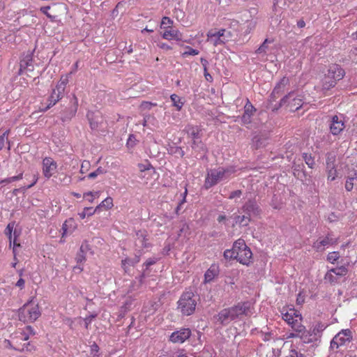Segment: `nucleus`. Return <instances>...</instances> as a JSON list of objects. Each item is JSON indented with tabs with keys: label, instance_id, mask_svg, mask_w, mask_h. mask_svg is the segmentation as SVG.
Segmentation results:
<instances>
[{
	"label": "nucleus",
	"instance_id": "1",
	"mask_svg": "<svg viewBox=\"0 0 357 357\" xmlns=\"http://www.w3.org/2000/svg\"><path fill=\"white\" fill-rule=\"evenodd\" d=\"M254 313L253 303L249 301L238 302L236 305L222 310L217 315L218 321L223 326L232 321L241 319L243 316L250 317Z\"/></svg>",
	"mask_w": 357,
	"mask_h": 357
},
{
	"label": "nucleus",
	"instance_id": "2",
	"mask_svg": "<svg viewBox=\"0 0 357 357\" xmlns=\"http://www.w3.org/2000/svg\"><path fill=\"white\" fill-rule=\"evenodd\" d=\"M197 300V296L192 292H184L178 301V309L183 315H191L195 310Z\"/></svg>",
	"mask_w": 357,
	"mask_h": 357
},
{
	"label": "nucleus",
	"instance_id": "3",
	"mask_svg": "<svg viewBox=\"0 0 357 357\" xmlns=\"http://www.w3.org/2000/svg\"><path fill=\"white\" fill-rule=\"evenodd\" d=\"M231 174V171L228 169L220 167L217 169H211L208 172L204 182L206 189H209L212 186L216 185L219 181L226 179Z\"/></svg>",
	"mask_w": 357,
	"mask_h": 357
},
{
	"label": "nucleus",
	"instance_id": "4",
	"mask_svg": "<svg viewBox=\"0 0 357 357\" xmlns=\"http://www.w3.org/2000/svg\"><path fill=\"white\" fill-rule=\"evenodd\" d=\"M40 314L38 305H31V302L25 303L19 310V319L23 322H33Z\"/></svg>",
	"mask_w": 357,
	"mask_h": 357
},
{
	"label": "nucleus",
	"instance_id": "5",
	"mask_svg": "<svg viewBox=\"0 0 357 357\" xmlns=\"http://www.w3.org/2000/svg\"><path fill=\"white\" fill-rule=\"evenodd\" d=\"M352 340V333L349 329H343L340 331L331 342V349H338L341 346L346 345Z\"/></svg>",
	"mask_w": 357,
	"mask_h": 357
},
{
	"label": "nucleus",
	"instance_id": "6",
	"mask_svg": "<svg viewBox=\"0 0 357 357\" xmlns=\"http://www.w3.org/2000/svg\"><path fill=\"white\" fill-rule=\"evenodd\" d=\"M301 101L302 100L301 98L294 97V91H291L280 100L278 105H275L274 107H273V110L278 109L280 107L286 105L287 102L289 103L291 110H297L302 106Z\"/></svg>",
	"mask_w": 357,
	"mask_h": 357
},
{
	"label": "nucleus",
	"instance_id": "7",
	"mask_svg": "<svg viewBox=\"0 0 357 357\" xmlns=\"http://www.w3.org/2000/svg\"><path fill=\"white\" fill-rule=\"evenodd\" d=\"M72 73L73 72H70L65 77H61L55 89L52 90L50 97L52 98L54 101L58 102L63 97L64 91L68 82V75H71Z\"/></svg>",
	"mask_w": 357,
	"mask_h": 357
},
{
	"label": "nucleus",
	"instance_id": "8",
	"mask_svg": "<svg viewBox=\"0 0 357 357\" xmlns=\"http://www.w3.org/2000/svg\"><path fill=\"white\" fill-rule=\"evenodd\" d=\"M241 210L250 218L258 217L261 210L255 199H249L242 206Z\"/></svg>",
	"mask_w": 357,
	"mask_h": 357
},
{
	"label": "nucleus",
	"instance_id": "9",
	"mask_svg": "<svg viewBox=\"0 0 357 357\" xmlns=\"http://www.w3.org/2000/svg\"><path fill=\"white\" fill-rule=\"evenodd\" d=\"M33 70V53L28 52L27 54L20 60L18 75H20L24 72H32Z\"/></svg>",
	"mask_w": 357,
	"mask_h": 357
},
{
	"label": "nucleus",
	"instance_id": "10",
	"mask_svg": "<svg viewBox=\"0 0 357 357\" xmlns=\"http://www.w3.org/2000/svg\"><path fill=\"white\" fill-rule=\"evenodd\" d=\"M191 335V331L189 328H181L179 331L173 332L169 337V340L174 343H183Z\"/></svg>",
	"mask_w": 357,
	"mask_h": 357
},
{
	"label": "nucleus",
	"instance_id": "11",
	"mask_svg": "<svg viewBox=\"0 0 357 357\" xmlns=\"http://www.w3.org/2000/svg\"><path fill=\"white\" fill-rule=\"evenodd\" d=\"M288 84L289 79L286 77H283L273 89L270 96V101H275L280 95H282Z\"/></svg>",
	"mask_w": 357,
	"mask_h": 357
},
{
	"label": "nucleus",
	"instance_id": "12",
	"mask_svg": "<svg viewBox=\"0 0 357 357\" xmlns=\"http://www.w3.org/2000/svg\"><path fill=\"white\" fill-rule=\"evenodd\" d=\"M344 123L340 117L335 115L331 118L330 130L333 135L340 134L344 130Z\"/></svg>",
	"mask_w": 357,
	"mask_h": 357
},
{
	"label": "nucleus",
	"instance_id": "13",
	"mask_svg": "<svg viewBox=\"0 0 357 357\" xmlns=\"http://www.w3.org/2000/svg\"><path fill=\"white\" fill-rule=\"evenodd\" d=\"M56 168V163L51 158H45L43 161V172L44 176L50 178Z\"/></svg>",
	"mask_w": 357,
	"mask_h": 357
},
{
	"label": "nucleus",
	"instance_id": "14",
	"mask_svg": "<svg viewBox=\"0 0 357 357\" xmlns=\"http://www.w3.org/2000/svg\"><path fill=\"white\" fill-rule=\"evenodd\" d=\"M73 105L70 107L65 109L61 114V119L63 122L69 121L75 115L77 110V99L74 95L73 97Z\"/></svg>",
	"mask_w": 357,
	"mask_h": 357
},
{
	"label": "nucleus",
	"instance_id": "15",
	"mask_svg": "<svg viewBox=\"0 0 357 357\" xmlns=\"http://www.w3.org/2000/svg\"><path fill=\"white\" fill-rule=\"evenodd\" d=\"M336 243L337 240L328 234L324 238L318 239L316 242H314L313 247L317 251H322L324 250V247L335 244Z\"/></svg>",
	"mask_w": 357,
	"mask_h": 357
},
{
	"label": "nucleus",
	"instance_id": "16",
	"mask_svg": "<svg viewBox=\"0 0 357 357\" xmlns=\"http://www.w3.org/2000/svg\"><path fill=\"white\" fill-rule=\"evenodd\" d=\"M255 111L256 109L254 106L248 100L244 107V113L241 117L243 124H249L251 122V116L254 114Z\"/></svg>",
	"mask_w": 357,
	"mask_h": 357
},
{
	"label": "nucleus",
	"instance_id": "17",
	"mask_svg": "<svg viewBox=\"0 0 357 357\" xmlns=\"http://www.w3.org/2000/svg\"><path fill=\"white\" fill-rule=\"evenodd\" d=\"M162 36L166 40H183V34L178 29L173 28H170L169 30H165Z\"/></svg>",
	"mask_w": 357,
	"mask_h": 357
},
{
	"label": "nucleus",
	"instance_id": "18",
	"mask_svg": "<svg viewBox=\"0 0 357 357\" xmlns=\"http://www.w3.org/2000/svg\"><path fill=\"white\" fill-rule=\"evenodd\" d=\"M236 255L237 261H238L242 264L248 265L252 257V253L250 249L247 247L246 248L241 250L239 252H237Z\"/></svg>",
	"mask_w": 357,
	"mask_h": 357
},
{
	"label": "nucleus",
	"instance_id": "19",
	"mask_svg": "<svg viewBox=\"0 0 357 357\" xmlns=\"http://www.w3.org/2000/svg\"><path fill=\"white\" fill-rule=\"evenodd\" d=\"M90 250L91 248L89 243L86 241L83 242L75 258V260L78 264H82L86 261V254Z\"/></svg>",
	"mask_w": 357,
	"mask_h": 357
},
{
	"label": "nucleus",
	"instance_id": "20",
	"mask_svg": "<svg viewBox=\"0 0 357 357\" xmlns=\"http://www.w3.org/2000/svg\"><path fill=\"white\" fill-rule=\"evenodd\" d=\"M191 147L192 150L201 155H204L208 151L206 146L201 139L192 142Z\"/></svg>",
	"mask_w": 357,
	"mask_h": 357
},
{
	"label": "nucleus",
	"instance_id": "21",
	"mask_svg": "<svg viewBox=\"0 0 357 357\" xmlns=\"http://www.w3.org/2000/svg\"><path fill=\"white\" fill-rule=\"evenodd\" d=\"M219 274V267L216 264H212L204 274L205 282H211Z\"/></svg>",
	"mask_w": 357,
	"mask_h": 357
},
{
	"label": "nucleus",
	"instance_id": "22",
	"mask_svg": "<svg viewBox=\"0 0 357 357\" xmlns=\"http://www.w3.org/2000/svg\"><path fill=\"white\" fill-rule=\"evenodd\" d=\"M75 228L76 225L73 218L66 220L62 225V238L69 234H71Z\"/></svg>",
	"mask_w": 357,
	"mask_h": 357
},
{
	"label": "nucleus",
	"instance_id": "23",
	"mask_svg": "<svg viewBox=\"0 0 357 357\" xmlns=\"http://www.w3.org/2000/svg\"><path fill=\"white\" fill-rule=\"evenodd\" d=\"M140 261V257L135 255L133 258L127 257L121 261V266L126 273L128 272V266H133Z\"/></svg>",
	"mask_w": 357,
	"mask_h": 357
},
{
	"label": "nucleus",
	"instance_id": "24",
	"mask_svg": "<svg viewBox=\"0 0 357 357\" xmlns=\"http://www.w3.org/2000/svg\"><path fill=\"white\" fill-rule=\"evenodd\" d=\"M226 40H227V38H222L215 36L213 34V30L209 31L207 33V41L213 44L214 46L223 44Z\"/></svg>",
	"mask_w": 357,
	"mask_h": 357
},
{
	"label": "nucleus",
	"instance_id": "25",
	"mask_svg": "<svg viewBox=\"0 0 357 357\" xmlns=\"http://www.w3.org/2000/svg\"><path fill=\"white\" fill-rule=\"evenodd\" d=\"M185 131L188 136L192 138V142L200 139L199 130L197 126H188Z\"/></svg>",
	"mask_w": 357,
	"mask_h": 357
},
{
	"label": "nucleus",
	"instance_id": "26",
	"mask_svg": "<svg viewBox=\"0 0 357 357\" xmlns=\"http://www.w3.org/2000/svg\"><path fill=\"white\" fill-rule=\"evenodd\" d=\"M326 326L321 322H319L313 326V328L310 331L315 337V340L317 339V337H321V333L326 329Z\"/></svg>",
	"mask_w": 357,
	"mask_h": 357
},
{
	"label": "nucleus",
	"instance_id": "27",
	"mask_svg": "<svg viewBox=\"0 0 357 357\" xmlns=\"http://www.w3.org/2000/svg\"><path fill=\"white\" fill-rule=\"evenodd\" d=\"M155 262H156V259L155 258H149L146 261V262L143 265V266H145V268H143L142 273L139 276L140 282H142L143 278H146L148 275V273L146 271H147L149 267L150 266L155 264Z\"/></svg>",
	"mask_w": 357,
	"mask_h": 357
},
{
	"label": "nucleus",
	"instance_id": "28",
	"mask_svg": "<svg viewBox=\"0 0 357 357\" xmlns=\"http://www.w3.org/2000/svg\"><path fill=\"white\" fill-rule=\"evenodd\" d=\"M330 71L333 73V77L335 80H340L344 76V70L338 66H334L333 68L330 69Z\"/></svg>",
	"mask_w": 357,
	"mask_h": 357
},
{
	"label": "nucleus",
	"instance_id": "29",
	"mask_svg": "<svg viewBox=\"0 0 357 357\" xmlns=\"http://www.w3.org/2000/svg\"><path fill=\"white\" fill-rule=\"evenodd\" d=\"M170 99L173 103V106L176 108L177 111H180L184 104V102L181 100V98L176 94H172L170 96Z\"/></svg>",
	"mask_w": 357,
	"mask_h": 357
},
{
	"label": "nucleus",
	"instance_id": "30",
	"mask_svg": "<svg viewBox=\"0 0 357 357\" xmlns=\"http://www.w3.org/2000/svg\"><path fill=\"white\" fill-rule=\"evenodd\" d=\"M282 318L289 325H291V322L292 321H295V319H296L298 318H299L300 321L302 320L301 315V314H297L296 312H293V313L287 312L285 314H283Z\"/></svg>",
	"mask_w": 357,
	"mask_h": 357
},
{
	"label": "nucleus",
	"instance_id": "31",
	"mask_svg": "<svg viewBox=\"0 0 357 357\" xmlns=\"http://www.w3.org/2000/svg\"><path fill=\"white\" fill-rule=\"evenodd\" d=\"M290 326L296 333H303L305 330V327L302 325L301 321H300V319L298 320V319H295V321H292Z\"/></svg>",
	"mask_w": 357,
	"mask_h": 357
},
{
	"label": "nucleus",
	"instance_id": "32",
	"mask_svg": "<svg viewBox=\"0 0 357 357\" xmlns=\"http://www.w3.org/2000/svg\"><path fill=\"white\" fill-rule=\"evenodd\" d=\"M247 247L248 246L246 245L245 241L239 238L234 242L232 249L236 252V253H237Z\"/></svg>",
	"mask_w": 357,
	"mask_h": 357
},
{
	"label": "nucleus",
	"instance_id": "33",
	"mask_svg": "<svg viewBox=\"0 0 357 357\" xmlns=\"http://www.w3.org/2000/svg\"><path fill=\"white\" fill-rule=\"evenodd\" d=\"M236 222H238L243 227L248 225L249 222L251 221V218L248 215H237L235 218Z\"/></svg>",
	"mask_w": 357,
	"mask_h": 357
},
{
	"label": "nucleus",
	"instance_id": "34",
	"mask_svg": "<svg viewBox=\"0 0 357 357\" xmlns=\"http://www.w3.org/2000/svg\"><path fill=\"white\" fill-rule=\"evenodd\" d=\"M331 271L333 272L337 278L344 276L347 273V268L344 266H341L337 268H331Z\"/></svg>",
	"mask_w": 357,
	"mask_h": 357
},
{
	"label": "nucleus",
	"instance_id": "35",
	"mask_svg": "<svg viewBox=\"0 0 357 357\" xmlns=\"http://www.w3.org/2000/svg\"><path fill=\"white\" fill-rule=\"evenodd\" d=\"M312 335L313 334L310 331H307L305 330L303 333H301L300 338L304 343H310L313 342L312 338H311Z\"/></svg>",
	"mask_w": 357,
	"mask_h": 357
},
{
	"label": "nucleus",
	"instance_id": "36",
	"mask_svg": "<svg viewBox=\"0 0 357 357\" xmlns=\"http://www.w3.org/2000/svg\"><path fill=\"white\" fill-rule=\"evenodd\" d=\"M113 206V199L112 197H107L97 207L96 209L98 210L101 207H105L107 209L111 208Z\"/></svg>",
	"mask_w": 357,
	"mask_h": 357
},
{
	"label": "nucleus",
	"instance_id": "37",
	"mask_svg": "<svg viewBox=\"0 0 357 357\" xmlns=\"http://www.w3.org/2000/svg\"><path fill=\"white\" fill-rule=\"evenodd\" d=\"M356 179V176L354 175L348 176L346 178L345 189L347 191L350 192L352 190L354 186V181Z\"/></svg>",
	"mask_w": 357,
	"mask_h": 357
},
{
	"label": "nucleus",
	"instance_id": "38",
	"mask_svg": "<svg viewBox=\"0 0 357 357\" xmlns=\"http://www.w3.org/2000/svg\"><path fill=\"white\" fill-rule=\"evenodd\" d=\"M16 338L13 339V342L15 343L14 349L17 351H31L29 347V343H24L23 344H17V340Z\"/></svg>",
	"mask_w": 357,
	"mask_h": 357
},
{
	"label": "nucleus",
	"instance_id": "39",
	"mask_svg": "<svg viewBox=\"0 0 357 357\" xmlns=\"http://www.w3.org/2000/svg\"><path fill=\"white\" fill-rule=\"evenodd\" d=\"M97 211L96 208L93 209L92 207H85L82 213H79L81 219H84L86 216H90L95 213Z\"/></svg>",
	"mask_w": 357,
	"mask_h": 357
},
{
	"label": "nucleus",
	"instance_id": "40",
	"mask_svg": "<svg viewBox=\"0 0 357 357\" xmlns=\"http://www.w3.org/2000/svg\"><path fill=\"white\" fill-rule=\"evenodd\" d=\"M96 117V116H94L93 113L87 114V118L89 121L90 126L93 130L97 129L98 127V121L95 119Z\"/></svg>",
	"mask_w": 357,
	"mask_h": 357
},
{
	"label": "nucleus",
	"instance_id": "41",
	"mask_svg": "<svg viewBox=\"0 0 357 357\" xmlns=\"http://www.w3.org/2000/svg\"><path fill=\"white\" fill-rule=\"evenodd\" d=\"M271 41L268 39H265L263 43L260 45V47L256 50V53L257 54H266L268 50V45L271 43Z\"/></svg>",
	"mask_w": 357,
	"mask_h": 357
},
{
	"label": "nucleus",
	"instance_id": "42",
	"mask_svg": "<svg viewBox=\"0 0 357 357\" xmlns=\"http://www.w3.org/2000/svg\"><path fill=\"white\" fill-rule=\"evenodd\" d=\"M303 160L310 168H313L314 165V160L312 157L311 154L304 153L303 154Z\"/></svg>",
	"mask_w": 357,
	"mask_h": 357
},
{
	"label": "nucleus",
	"instance_id": "43",
	"mask_svg": "<svg viewBox=\"0 0 357 357\" xmlns=\"http://www.w3.org/2000/svg\"><path fill=\"white\" fill-rule=\"evenodd\" d=\"M22 176H23L22 173H20L17 176L6 178L5 179L1 180V184L6 185V184H8L10 183H12V182H14V181H16L22 179Z\"/></svg>",
	"mask_w": 357,
	"mask_h": 357
},
{
	"label": "nucleus",
	"instance_id": "44",
	"mask_svg": "<svg viewBox=\"0 0 357 357\" xmlns=\"http://www.w3.org/2000/svg\"><path fill=\"white\" fill-rule=\"evenodd\" d=\"M173 24V21L168 17H163L162 19L160 28L168 29L172 28L171 26Z\"/></svg>",
	"mask_w": 357,
	"mask_h": 357
},
{
	"label": "nucleus",
	"instance_id": "45",
	"mask_svg": "<svg viewBox=\"0 0 357 357\" xmlns=\"http://www.w3.org/2000/svg\"><path fill=\"white\" fill-rule=\"evenodd\" d=\"M51 8V7L50 6H43L40 8V10L43 13L45 14L49 19H50L52 21H54L55 20L56 16V15H52L51 13H50L48 12V10Z\"/></svg>",
	"mask_w": 357,
	"mask_h": 357
},
{
	"label": "nucleus",
	"instance_id": "46",
	"mask_svg": "<svg viewBox=\"0 0 357 357\" xmlns=\"http://www.w3.org/2000/svg\"><path fill=\"white\" fill-rule=\"evenodd\" d=\"M325 280H328L331 283H335L337 282L338 278L333 272L331 271L330 269L325 275Z\"/></svg>",
	"mask_w": 357,
	"mask_h": 357
},
{
	"label": "nucleus",
	"instance_id": "47",
	"mask_svg": "<svg viewBox=\"0 0 357 357\" xmlns=\"http://www.w3.org/2000/svg\"><path fill=\"white\" fill-rule=\"evenodd\" d=\"M224 257L227 259H235L237 260V255L233 249L226 250L224 252Z\"/></svg>",
	"mask_w": 357,
	"mask_h": 357
},
{
	"label": "nucleus",
	"instance_id": "48",
	"mask_svg": "<svg viewBox=\"0 0 357 357\" xmlns=\"http://www.w3.org/2000/svg\"><path fill=\"white\" fill-rule=\"evenodd\" d=\"M186 50L183 53V56L185 57L187 56H189V55H197L199 54V51L195 50V49H193L189 46H187L185 47Z\"/></svg>",
	"mask_w": 357,
	"mask_h": 357
},
{
	"label": "nucleus",
	"instance_id": "49",
	"mask_svg": "<svg viewBox=\"0 0 357 357\" xmlns=\"http://www.w3.org/2000/svg\"><path fill=\"white\" fill-rule=\"evenodd\" d=\"M340 258L339 252H332L328 255L327 260L331 263H334Z\"/></svg>",
	"mask_w": 357,
	"mask_h": 357
},
{
	"label": "nucleus",
	"instance_id": "50",
	"mask_svg": "<svg viewBox=\"0 0 357 357\" xmlns=\"http://www.w3.org/2000/svg\"><path fill=\"white\" fill-rule=\"evenodd\" d=\"M169 151L172 154L179 155L181 158L183 157L185 155L184 151L182 150L181 147L179 146L171 147Z\"/></svg>",
	"mask_w": 357,
	"mask_h": 357
},
{
	"label": "nucleus",
	"instance_id": "51",
	"mask_svg": "<svg viewBox=\"0 0 357 357\" xmlns=\"http://www.w3.org/2000/svg\"><path fill=\"white\" fill-rule=\"evenodd\" d=\"M136 137L134 135H130L127 140V146L128 148H132L136 144Z\"/></svg>",
	"mask_w": 357,
	"mask_h": 357
},
{
	"label": "nucleus",
	"instance_id": "52",
	"mask_svg": "<svg viewBox=\"0 0 357 357\" xmlns=\"http://www.w3.org/2000/svg\"><path fill=\"white\" fill-rule=\"evenodd\" d=\"M14 223H9L5 229V234L8 236L10 243H11L12 231L13 229Z\"/></svg>",
	"mask_w": 357,
	"mask_h": 357
},
{
	"label": "nucleus",
	"instance_id": "53",
	"mask_svg": "<svg viewBox=\"0 0 357 357\" xmlns=\"http://www.w3.org/2000/svg\"><path fill=\"white\" fill-rule=\"evenodd\" d=\"M89 167H90L89 161L84 160L81 165L80 172L82 174H84L86 172L88 171Z\"/></svg>",
	"mask_w": 357,
	"mask_h": 357
},
{
	"label": "nucleus",
	"instance_id": "54",
	"mask_svg": "<svg viewBox=\"0 0 357 357\" xmlns=\"http://www.w3.org/2000/svg\"><path fill=\"white\" fill-rule=\"evenodd\" d=\"M326 168L328 169V170L335 169L334 165V158L333 157H328L326 160Z\"/></svg>",
	"mask_w": 357,
	"mask_h": 357
},
{
	"label": "nucleus",
	"instance_id": "55",
	"mask_svg": "<svg viewBox=\"0 0 357 357\" xmlns=\"http://www.w3.org/2000/svg\"><path fill=\"white\" fill-rule=\"evenodd\" d=\"M156 105L155 104H153L151 102H143L141 105H140V107L142 110H145V109H151V107L153 106H155Z\"/></svg>",
	"mask_w": 357,
	"mask_h": 357
},
{
	"label": "nucleus",
	"instance_id": "56",
	"mask_svg": "<svg viewBox=\"0 0 357 357\" xmlns=\"http://www.w3.org/2000/svg\"><path fill=\"white\" fill-rule=\"evenodd\" d=\"M242 193H243V192L241 190H237L233 191L230 193V195L229 196V199H232L236 197H240L241 196Z\"/></svg>",
	"mask_w": 357,
	"mask_h": 357
},
{
	"label": "nucleus",
	"instance_id": "57",
	"mask_svg": "<svg viewBox=\"0 0 357 357\" xmlns=\"http://www.w3.org/2000/svg\"><path fill=\"white\" fill-rule=\"evenodd\" d=\"M226 30L225 29H220L219 31L213 30V34L216 36L217 37L220 38H227L225 36Z\"/></svg>",
	"mask_w": 357,
	"mask_h": 357
},
{
	"label": "nucleus",
	"instance_id": "58",
	"mask_svg": "<svg viewBox=\"0 0 357 357\" xmlns=\"http://www.w3.org/2000/svg\"><path fill=\"white\" fill-rule=\"evenodd\" d=\"M13 235H14V239H13V253H14V255L15 256L16 255V253H15L16 248L17 247H20V244L17 243V234L16 229H15V231L13 232Z\"/></svg>",
	"mask_w": 357,
	"mask_h": 357
},
{
	"label": "nucleus",
	"instance_id": "59",
	"mask_svg": "<svg viewBox=\"0 0 357 357\" xmlns=\"http://www.w3.org/2000/svg\"><path fill=\"white\" fill-rule=\"evenodd\" d=\"M289 357H306L304 354L297 351L295 349H291L290 351V355Z\"/></svg>",
	"mask_w": 357,
	"mask_h": 357
},
{
	"label": "nucleus",
	"instance_id": "60",
	"mask_svg": "<svg viewBox=\"0 0 357 357\" xmlns=\"http://www.w3.org/2000/svg\"><path fill=\"white\" fill-rule=\"evenodd\" d=\"M186 194H187V189H185V192H184V193H183V195H184L183 199L180 202V203L178 204V206H177V207L176 208L175 211H176V214H179V211H180V210H181V207L182 204H183L184 202H185V195H186Z\"/></svg>",
	"mask_w": 357,
	"mask_h": 357
},
{
	"label": "nucleus",
	"instance_id": "61",
	"mask_svg": "<svg viewBox=\"0 0 357 357\" xmlns=\"http://www.w3.org/2000/svg\"><path fill=\"white\" fill-rule=\"evenodd\" d=\"M336 177V170L335 169H329L328 171V179L331 181L335 180Z\"/></svg>",
	"mask_w": 357,
	"mask_h": 357
},
{
	"label": "nucleus",
	"instance_id": "62",
	"mask_svg": "<svg viewBox=\"0 0 357 357\" xmlns=\"http://www.w3.org/2000/svg\"><path fill=\"white\" fill-rule=\"evenodd\" d=\"M8 131H5L1 135H0V150L3 149L4 146L5 141H6V135H7Z\"/></svg>",
	"mask_w": 357,
	"mask_h": 357
},
{
	"label": "nucleus",
	"instance_id": "63",
	"mask_svg": "<svg viewBox=\"0 0 357 357\" xmlns=\"http://www.w3.org/2000/svg\"><path fill=\"white\" fill-rule=\"evenodd\" d=\"M98 350H99V347L97 345V344L93 343L91 346V355H93L94 354H98Z\"/></svg>",
	"mask_w": 357,
	"mask_h": 357
},
{
	"label": "nucleus",
	"instance_id": "64",
	"mask_svg": "<svg viewBox=\"0 0 357 357\" xmlns=\"http://www.w3.org/2000/svg\"><path fill=\"white\" fill-rule=\"evenodd\" d=\"M25 281L23 278H20L16 282L15 286L22 289L24 287Z\"/></svg>",
	"mask_w": 357,
	"mask_h": 357
}]
</instances>
